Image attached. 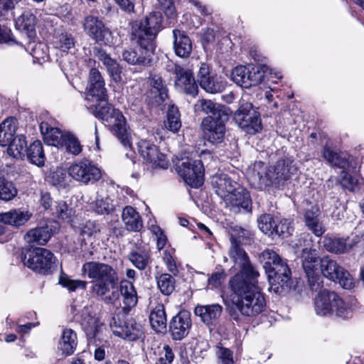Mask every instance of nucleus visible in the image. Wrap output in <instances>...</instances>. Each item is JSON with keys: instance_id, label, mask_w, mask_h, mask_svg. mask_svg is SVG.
<instances>
[{"instance_id": "obj_21", "label": "nucleus", "mask_w": 364, "mask_h": 364, "mask_svg": "<svg viewBox=\"0 0 364 364\" xmlns=\"http://www.w3.org/2000/svg\"><path fill=\"white\" fill-rule=\"evenodd\" d=\"M192 326L191 314L181 311L174 316L169 323V331L175 341L182 340L188 336Z\"/></svg>"}, {"instance_id": "obj_50", "label": "nucleus", "mask_w": 364, "mask_h": 364, "mask_svg": "<svg viewBox=\"0 0 364 364\" xmlns=\"http://www.w3.org/2000/svg\"><path fill=\"white\" fill-rule=\"evenodd\" d=\"M165 127L173 133L177 132L181 127L180 114L178 108L174 105H171L168 108Z\"/></svg>"}, {"instance_id": "obj_25", "label": "nucleus", "mask_w": 364, "mask_h": 364, "mask_svg": "<svg viewBox=\"0 0 364 364\" xmlns=\"http://www.w3.org/2000/svg\"><path fill=\"white\" fill-rule=\"evenodd\" d=\"M211 183L216 194L225 200L228 195L235 191L238 184L232 181L227 174H215L212 177Z\"/></svg>"}, {"instance_id": "obj_36", "label": "nucleus", "mask_w": 364, "mask_h": 364, "mask_svg": "<svg viewBox=\"0 0 364 364\" xmlns=\"http://www.w3.org/2000/svg\"><path fill=\"white\" fill-rule=\"evenodd\" d=\"M29 218L28 213L21 209L11 210L8 212L0 213L1 223L14 226L23 225Z\"/></svg>"}, {"instance_id": "obj_38", "label": "nucleus", "mask_w": 364, "mask_h": 364, "mask_svg": "<svg viewBox=\"0 0 364 364\" xmlns=\"http://www.w3.org/2000/svg\"><path fill=\"white\" fill-rule=\"evenodd\" d=\"M16 127V119L14 117H9L0 124V146H9L14 139Z\"/></svg>"}, {"instance_id": "obj_55", "label": "nucleus", "mask_w": 364, "mask_h": 364, "mask_svg": "<svg viewBox=\"0 0 364 364\" xmlns=\"http://www.w3.org/2000/svg\"><path fill=\"white\" fill-rule=\"evenodd\" d=\"M94 210L98 214H109L114 210V204L109 197L98 199L95 201Z\"/></svg>"}, {"instance_id": "obj_59", "label": "nucleus", "mask_w": 364, "mask_h": 364, "mask_svg": "<svg viewBox=\"0 0 364 364\" xmlns=\"http://www.w3.org/2000/svg\"><path fill=\"white\" fill-rule=\"evenodd\" d=\"M341 184L344 188L354 191L358 188L357 180L348 174L346 171H343L341 172Z\"/></svg>"}, {"instance_id": "obj_41", "label": "nucleus", "mask_w": 364, "mask_h": 364, "mask_svg": "<svg viewBox=\"0 0 364 364\" xmlns=\"http://www.w3.org/2000/svg\"><path fill=\"white\" fill-rule=\"evenodd\" d=\"M27 159L33 164L38 167L43 166L45 164L46 156L42 143L38 141H34L26 149Z\"/></svg>"}, {"instance_id": "obj_20", "label": "nucleus", "mask_w": 364, "mask_h": 364, "mask_svg": "<svg viewBox=\"0 0 364 364\" xmlns=\"http://www.w3.org/2000/svg\"><path fill=\"white\" fill-rule=\"evenodd\" d=\"M301 262L303 269L309 278V283L312 290H316L319 284H314L318 279V276L316 274L317 267L319 265V259L316 250L304 248L301 252Z\"/></svg>"}, {"instance_id": "obj_39", "label": "nucleus", "mask_w": 364, "mask_h": 364, "mask_svg": "<svg viewBox=\"0 0 364 364\" xmlns=\"http://www.w3.org/2000/svg\"><path fill=\"white\" fill-rule=\"evenodd\" d=\"M128 259L139 270H144L151 261L149 251L141 248L132 250L128 255Z\"/></svg>"}, {"instance_id": "obj_1", "label": "nucleus", "mask_w": 364, "mask_h": 364, "mask_svg": "<svg viewBox=\"0 0 364 364\" xmlns=\"http://www.w3.org/2000/svg\"><path fill=\"white\" fill-rule=\"evenodd\" d=\"M161 13L154 12L144 19L132 24L131 40L136 43L134 48L123 51L124 61L131 65H149L154 50V39L162 28Z\"/></svg>"}, {"instance_id": "obj_54", "label": "nucleus", "mask_w": 364, "mask_h": 364, "mask_svg": "<svg viewBox=\"0 0 364 364\" xmlns=\"http://www.w3.org/2000/svg\"><path fill=\"white\" fill-rule=\"evenodd\" d=\"M154 353L156 356L155 364H171L174 358L172 349L168 345H164L162 348L158 347Z\"/></svg>"}, {"instance_id": "obj_61", "label": "nucleus", "mask_w": 364, "mask_h": 364, "mask_svg": "<svg viewBox=\"0 0 364 364\" xmlns=\"http://www.w3.org/2000/svg\"><path fill=\"white\" fill-rule=\"evenodd\" d=\"M215 74L213 72L210 66L206 63H200L199 69L197 73V81L199 84L207 80L211 75Z\"/></svg>"}, {"instance_id": "obj_9", "label": "nucleus", "mask_w": 364, "mask_h": 364, "mask_svg": "<svg viewBox=\"0 0 364 364\" xmlns=\"http://www.w3.org/2000/svg\"><path fill=\"white\" fill-rule=\"evenodd\" d=\"M22 259L25 266L43 275L52 274L55 262L53 253L42 247L27 251Z\"/></svg>"}, {"instance_id": "obj_44", "label": "nucleus", "mask_w": 364, "mask_h": 364, "mask_svg": "<svg viewBox=\"0 0 364 364\" xmlns=\"http://www.w3.org/2000/svg\"><path fill=\"white\" fill-rule=\"evenodd\" d=\"M26 140L23 135H18L12 139L7 148V153L9 156L18 159L24 156L26 152Z\"/></svg>"}, {"instance_id": "obj_27", "label": "nucleus", "mask_w": 364, "mask_h": 364, "mask_svg": "<svg viewBox=\"0 0 364 364\" xmlns=\"http://www.w3.org/2000/svg\"><path fill=\"white\" fill-rule=\"evenodd\" d=\"M119 294L122 296V309L124 314H127L138 301L137 293L133 283L127 279L122 280Z\"/></svg>"}, {"instance_id": "obj_19", "label": "nucleus", "mask_w": 364, "mask_h": 364, "mask_svg": "<svg viewBox=\"0 0 364 364\" xmlns=\"http://www.w3.org/2000/svg\"><path fill=\"white\" fill-rule=\"evenodd\" d=\"M228 119L215 121L209 117H204L201 122L203 138L208 142L216 144L221 143L225 134V122Z\"/></svg>"}, {"instance_id": "obj_43", "label": "nucleus", "mask_w": 364, "mask_h": 364, "mask_svg": "<svg viewBox=\"0 0 364 364\" xmlns=\"http://www.w3.org/2000/svg\"><path fill=\"white\" fill-rule=\"evenodd\" d=\"M60 148L65 149L68 154L73 156H78L82 151V146L80 141L75 134L70 132L65 133Z\"/></svg>"}, {"instance_id": "obj_6", "label": "nucleus", "mask_w": 364, "mask_h": 364, "mask_svg": "<svg viewBox=\"0 0 364 364\" xmlns=\"http://www.w3.org/2000/svg\"><path fill=\"white\" fill-rule=\"evenodd\" d=\"M95 101L97 102L95 106V116L109 124L112 128V133L124 147H131L126 119L122 112L114 109L109 105L107 102V97Z\"/></svg>"}, {"instance_id": "obj_46", "label": "nucleus", "mask_w": 364, "mask_h": 364, "mask_svg": "<svg viewBox=\"0 0 364 364\" xmlns=\"http://www.w3.org/2000/svg\"><path fill=\"white\" fill-rule=\"evenodd\" d=\"M200 87L205 92L215 94L221 92L225 88V82L220 80L216 74L211 75L207 80L199 84Z\"/></svg>"}, {"instance_id": "obj_26", "label": "nucleus", "mask_w": 364, "mask_h": 364, "mask_svg": "<svg viewBox=\"0 0 364 364\" xmlns=\"http://www.w3.org/2000/svg\"><path fill=\"white\" fill-rule=\"evenodd\" d=\"M320 210L317 205L311 206L305 210L304 219L305 225L316 237H320L325 232L326 229L319 219Z\"/></svg>"}, {"instance_id": "obj_40", "label": "nucleus", "mask_w": 364, "mask_h": 364, "mask_svg": "<svg viewBox=\"0 0 364 364\" xmlns=\"http://www.w3.org/2000/svg\"><path fill=\"white\" fill-rule=\"evenodd\" d=\"M36 16L31 12H24L16 20V27L18 30L25 32L28 38L36 36Z\"/></svg>"}, {"instance_id": "obj_16", "label": "nucleus", "mask_w": 364, "mask_h": 364, "mask_svg": "<svg viewBox=\"0 0 364 364\" xmlns=\"http://www.w3.org/2000/svg\"><path fill=\"white\" fill-rule=\"evenodd\" d=\"M168 70L175 75V86L180 91L195 97L198 92V85L191 70H186L172 62L167 65Z\"/></svg>"}, {"instance_id": "obj_56", "label": "nucleus", "mask_w": 364, "mask_h": 364, "mask_svg": "<svg viewBox=\"0 0 364 364\" xmlns=\"http://www.w3.org/2000/svg\"><path fill=\"white\" fill-rule=\"evenodd\" d=\"M215 352L222 364H234L233 352L230 349L218 344L215 346Z\"/></svg>"}, {"instance_id": "obj_23", "label": "nucleus", "mask_w": 364, "mask_h": 364, "mask_svg": "<svg viewBox=\"0 0 364 364\" xmlns=\"http://www.w3.org/2000/svg\"><path fill=\"white\" fill-rule=\"evenodd\" d=\"M195 109L207 114L206 117L215 121L222 119H228L229 108L223 105L215 102L210 100L201 99L195 105Z\"/></svg>"}, {"instance_id": "obj_35", "label": "nucleus", "mask_w": 364, "mask_h": 364, "mask_svg": "<svg viewBox=\"0 0 364 364\" xmlns=\"http://www.w3.org/2000/svg\"><path fill=\"white\" fill-rule=\"evenodd\" d=\"M122 220L129 231L137 232L143 225L139 214L132 206H126L122 211Z\"/></svg>"}, {"instance_id": "obj_63", "label": "nucleus", "mask_w": 364, "mask_h": 364, "mask_svg": "<svg viewBox=\"0 0 364 364\" xmlns=\"http://www.w3.org/2000/svg\"><path fill=\"white\" fill-rule=\"evenodd\" d=\"M71 209H69L66 203L60 201L56 203L55 213L58 217L62 220H67L70 218L71 215Z\"/></svg>"}, {"instance_id": "obj_64", "label": "nucleus", "mask_w": 364, "mask_h": 364, "mask_svg": "<svg viewBox=\"0 0 364 364\" xmlns=\"http://www.w3.org/2000/svg\"><path fill=\"white\" fill-rule=\"evenodd\" d=\"M215 31L213 28H207L203 33L201 40L203 45L209 44L215 41Z\"/></svg>"}, {"instance_id": "obj_32", "label": "nucleus", "mask_w": 364, "mask_h": 364, "mask_svg": "<svg viewBox=\"0 0 364 364\" xmlns=\"http://www.w3.org/2000/svg\"><path fill=\"white\" fill-rule=\"evenodd\" d=\"M174 38L173 48L176 54L181 58L188 57L192 52V42L184 31L175 29L173 31Z\"/></svg>"}, {"instance_id": "obj_15", "label": "nucleus", "mask_w": 364, "mask_h": 364, "mask_svg": "<svg viewBox=\"0 0 364 364\" xmlns=\"http://www.w3.org/2000/svg\"><path fill=\"white\" fill-rule=\"evenodd\" d=\"M68 174L76 181L87 184L97 181L102 176L100 169L90 160L81 159L68 168Z\"/></svg>"}, {"instance_id": "obj_10", "label": "nucleus", "mask_w": 364, "mask_h": 364, "mask_svg": "<svg viewBox=\"0 0 364 364\" xmlns=\"http://www.w3.org/2000/svg\"><path fill=\"white\" fill-rule=\"evenodd\" d=\"M234 119L249 134H255L262 130L260 114L250 102H240L239 108L235 112Z\"/></svg>"}, {"instance_id": "obj_18", "label": "nucleus", "mask_w": 364, "mask_h": 364, "mask_svg": "<svg viewBox=\"0 0 364 364\" xmlns=\"http://www.w3.org/2000/svg\"><path fill=\"white\" fill-rule=\"evenodd\" d=\"M224 202L226 207L234 213H250L252 209L250 194L242 188H237L230 195H228Z\"/></svg>"}, {"instance_id": "obj_22", "label": "nucleus", "mask_w": 364, "mask_h": 364, "mask_svg": "<svg viewBox=\"0 0 364 364\" xmlns=\"http://www.w3.org/2000/svg\"><path fill=\"white\" fill-rule=\"evenodd\" d=\"M105 83L101 73L96 68L90 70L88 84L86 88L89 100H104L107 97Z\"/></svg>"}, {"instance_id": "obj_62", "label": "nucleus", "mask_w": 364, "mask_h": 364, "mask_svg": "<svg viewBox=\"0 0 364 364\" xmlns=\"http://www.w3.org/2000/svg\"><path fill=\"white\" fill-rule=\"evenodd\" d=\"M100 232V228L92 221H87L80 230V235L83 237H90Z\"/></svg>"}, {"instance_id": "obj_58", "label": "nucleus", "mask_w": 364, "mask_h": 364, "mask_svg": "<svg viewBox=\"0 0 364 364\" xmlns=\"http://www.w3.org/2000/svg\"><path fill=\"white\" fill-rule=\"evenodd\" d=\"M293 231L292 227L290 225V222L287 219H282L279 222L276 223L274 236L287 237L291 235Z\"/></svg>"}, {"instance_id": "obj_51", "label": "nucleus", "mask_w": 364, "mask_h": 364, "mask_svg": "<svg viewBox=\"0 0 364 364\" xmlns=\"http://www.w3.org/2000/svg\"><path fill=\"white\" fill-rule=\"evenodd\" d=\"M277 221L274 217L267 213H264L260 215L257 220L258 228L264 234L274 237L275 233V226Z\"/></svg>"}, {"instance_id": "obj_4", "label": "nucleus", "mask_w": 364, "mask_h": 364, "mask_svg": "<svg viewBox=\"0 0 364 364\" xmlns=\"http://www.w3.org/2000/svg\"><path fill=\"white\" fill-rule=\"evenodd\" d=\"M269 282V290L281 294L290 289L291 272L287 262L274 250H265L259 255Z\"/></svg>"}, {"instance_id": "obj_8", "label": "nucleus", "mask_w": 364, "mask_h": 364, "mask_svg": "<svg viewBox=\"0 0 364 364\" xmlns=\"http://www.w3.org/2000/svg\"><path fill=\"white\" fill-rule=\"evenodd\" d=\"M231 246L229 250V256L235 264L240 267V271L231 277L228 283L243 280L247 278L259 277V273L255 265L250 262L246 252L237 242L236 239L231 237Z\"/></svg>"}, {"instance_id": "obj_53", "label": "nucleus", "mask_w": 364, "mask_h": 364, "mask_svg": "<svg viewBox=\"0 0 364 364\" xmlns=\"http://www.w3.org/2000/svg\"><path fill=\"white\" fill-rule=\"evenodd\" d=\"M198 275L206 280L205 284L211 289L219 288L226 278V273L223 269H218L217 271L213 272L209 277L206 279L205 275L203 273H198Z\"/></svg>"}, {"instance_id": "obj_34", "label": "nucleus", "mask_w": 364, "mask_h": 364, "mask_svg": "<svg viewBox=\"0 0 364 364\" xmlns=\"http://www.w3.org/2000/svg\"><path fill=\"white\" fill-rule=\"evenodd\" d=\"M40 129L46 143L60 148L66 132L63 133L59 129L50 127L44 122L41 124Z\"/></svg>"}, {"instance_id": "obj_17", "label": "nucleus", "mask_w": 364, "mask_h": 364, "mask_svg": "<svg viewBox=\"0 0 364 364\" xmlns=\"http://www.w3.org/2000/svg\"><path fill=\"white\" fill-rule=\"evenodd\" d=\"M82 26L85 34L95 43L109 42L107 36L111 35L112 32L98 16L92 14L86 16Z\"/></svg>"}, {"instance_id": "obj_42", "label": "nucleus", "mask_w": 364, "mask_h": 364, "mask_svg": "<svg viewBox=\"0 0 364 364\" xmlns=\"http://www.w3.org/2000/svg\"><path fill=\"white\" fill-rule=\"evenodd\" d=\"M322 156L328 164L333 166L343 169H347L349 167L350 162L346 155L339 154L326 146H324L322 151Z\"/></svg>"}, {"instance_id": "obj_7", "label": "nucleus", "mask_w": 364, "mask_h": 364, "mask_svg": "<svg viewBox=\"0 0 364 364\" xmlns=\"http://www.w3.org/2000/svg\"><path fill=\"white\" fill-rule=\"evenodd\" d=\"M314 309L317 315L324 316L335 315L341 318H350L353 314L351 307L336 292L327 289L321 291L314 300Z\"/></svg>"}, {"instance_id": "obj_60", "label": "nucleus", "mask_w": 364, "mask_h": 364, "mask_svg": "<svg viewBox=\"0 0 364 364\" xmlns=\"http://www.w3.org/2000/svg\"><path fill=\"white\" fill-rule=\"evenodd\" d=\"M163 260L165 262L168 272H170L173 276L177 275L178 269L171 251L164 250L163 253Z\"/></svg>"}, {"instance_id": "obj_2", "label": "nucleus", "mask_w": 364, "mask_h": 364, "mask_svg": "<svg viewBox=\"0 0 364 364\" xmlns=\"http://www.w3.org/2000/svg\"><path fill=\"white\" fill-rule=\"evenodd\" d=\"M258 277L228 283L229 297L242 316L254 317L266 309V300L258 285Z\"/></svg>"}, {"instance_id": "obj_13", "label": "nucleus", "mask_w": 364, "mask_h": 364, "mask_svg": "<svg viewBox=\"0 0 364 364\" xmlns=\"http://www.w3.org/2000/svg\"><path fill=\"white\" fill-rule=\"evenodd\" d=\"M319 268L323 277L338 282L344 289H351L353 281L350 273L328 256L319 259Z\"/></svg>"}, {"instance_id": "obj_30", "label": "nucleus", "mask_w": 364, "mask_h": 364, "mask_svg": "<svg viewBox=\"0 0 364 364\" xmlns=\"http://www.w3.org/2000/svg\"><path fill=\"white\" fill-rule=\"evenodd\" d=\"M223 307L218 304L197 305L194 313L207 325L213 324L221 315Z\"/></svg>"}, {"instance_id": "obj_48", "label": "nucleus", "mask_w": 364, "mask_h": 364, "mask_svg": "<svg viewBox=\"0 0 364 364\" xmlns=\"http://www.w3.org/2000/svg\"><path fill=\"white\" fill-rule=\"evenodd\" d=\"M156 282L159 289L164 295L169 296L175 289L176 280L170 274L164 273L156 277Z\"/></svg>"}, {"instance_id": "obj_12", "label": "nucleus", "mask_w": 364, "mask_h": 364, "mask_svg": "<svg viewBox=\"0 0 364 364\" xmlns=\"http://www.w3.org/2000/svg\"><path fill=\"white\" fill-rule=\"evenodd\" d=\"M113 333L128 341H136L144 337V328L134 318H124V315L117 314L113 316L109 323Z\"/></svg>"}, {"instance_id": "obj_31", "label": "nucleus", "mask_w": 364, "mask_h": 364, "mask_svg": "<svg viewBox=\"0 0 364 364\" xmlns=\"http://www.w3.org/2000/svg\"><path fill=\"white\" fill-rule=\"evenodd\" d=\"M95 55L105 65L107 72L115 82L122 80V68L115 59L112 58L105 50L95 48L93 50Z\"/></svg>"}, {"instance_id": "obj_11", "label": "nucleus", "mask_w": 364, "mask_h": 364, "mask_svg": "<svg viewBox=\"0 0 364 364\" xmlns=\"http://www.w3.org/2000/svg\"><path fill=\"white\" fill-rule=\"evenodd\" d=\"M268 68L264 65H248L235 67L231 73L232 80L240 86L249 88L259 85L264 77Z\"/></svg>"}, {"instance_id": "obj_47", "label": "nucleus", "mask_w": 364, "mask_h": 364, "mask_svg": "<svg viewBox=\"0 0 364 364\" xmlns=\"http://www.w3.org/2000/svg\"><path fill=\"white\" fill-rule=\"evenodd\" d=\"M323 245L327 251L336 254L343 253L347 250L346 240L343 238L325 237Z\"/></svg>"}, {"instance_id": "obj_49", "label": "nucleus", "mask_w": 364, "mask_h": 364, "mask_svg": "<svg viewBox=\"0 0 364 364\" xmlns=\"http://www.w3.org/2000/svg\"><path fill=\"white\" fill-rule=\"evenodd\" d=\"M58 283L63 287L67 288L69 291H75L77 289H85L87 287V282L85 281L71 279L63 270L60 271Z\"/></svg>"}, {"instance_id": "obj_37", "label": "nucleus", "mask_w": 364, "mask_h": 364, "mask_svg": "<svg viewBox=\"0 0 364 364\" xmlns=\"http://www.w3.org/2000/svg\"><path fill=\"white\" fill-rule=\"evenodd\" d=\"M150 324L156 332H164L166 330V314L163 304H158L149 315Z\"/></svg>"}, {"instance_id": "obj_14", "label": "nucleus", "mask_w": 364, "mask_h": 364, "mask_svg": "<svg viewBox=\"0 0 364 364\" xmlns=\"http://www.w3.org/2000/svg\"><path fill=\"white\" fill-rule=\"evenodd\" d=\"M176 171L191 187L198 188L203 184L205 169L200 160L186 159L176 165Z\"/></svg>"}, {"instance_id": "obj_33", "label": "nucleus", "mask_w": 364, "mask_h": 364, "mask_svg": "<svg viewBox=\"0 0 364 364\" xmlns=\"http://www.w3.org/2000/svg\"><path fill=\"white\" fill-rule=\"evenodd\" d=\"M77 345L76 333L71 328H65L58 342V350L65 356L70 355L74 353Z\"/></svg>"}, {"instance_id": "obj_5", "label": "nucleus", "mask_w": 364, "mask_h": 364, "mask_svg": "<svg viewBox=\"0 0 364 364\" xmlns=\"http://www.w3.org/2000/svg\"><path fill=\"white\" fill-rule=\"evenodd\" d=\"M295 171L296 167L289 159L279 160L267 168L264 163L258 161L254 164L251 181L256 188L265 189L274 183L288 180Z\"/></svg>"}, {"instance_id": "obj_57", "label": "nucleus", "mask_w": 364, "mask_h": 364, "mask_svg": "<svg viewBox=\"0 0 364 364\" xmlns=\"http://www.w3.org/2000/svg\"><path fill=\"white\" fill-rule=\"evenodd\" d=\"M56 47L63 52H68L70 48H73L75 41L72 34L68 33H61L55 42Z\"/></svg>"}, {"instance_id": "obj_45", "label": "nucleus", "mask_w": 364, "mask_h": 364, "mask_svg": "<svg viewBox=\"0 0 364 364\" xmlns=\"http://www.w3.org/2000/svg\"><path fill=\"white\" fill-rule=\"evenodd\" d=\"M151 92L155 95L157 103L163 102L168 97V90L160 76L154 75L151 79Z\"/></svg>"}, {"instance_id": "obj_24", "label": "nucleus", "mask_w": 364, "mask_h": 364, "mask_svg": "<svg viewBox=\"0 0 364 364\" xmlns=\"http://www.w3.org/2000/svg\"><path fill=\"white\" fill-rule=\"evenodd\" d=\"M56 228H53L51 223H45L31 229L24 235L26 242L39 245H46L51 236L55 232Z\"/></svg>"}, {"instance_id": "obj_29", "label": "nucleus", "mask_w": 364, "mask_h": 364, "mask_svg": "<svg viewBox=\"0 0 364 364\" xmlns=\"http://www.w3.org/2000/svg\"><path fill=\"white\" fill-rule=\"evenodd\" d=\"M138 151L144 160L156 165L164 160V155L159 152L157 146L150 141L141 139L137 143Z\"/></svg>"}, {"instance_id": "obj_3", "label": "nucleus", "mask_w": 364, "mask_h": 364, "mask_svg": "<svg viewBox=\"0 0 364 364\" xmlns=\"http://www.w3.org/2000/svg\"><path fill=\"white\" fill-rule=\"evenodd\" d=\"M82 272L92 281V292L102 297L107 304H115L119 298L117 274L114 269L105 263L87 262L82 267Z\"/></svg>"}, {"instance_id": "obj_28", "label": "nucleus", "mask_w": 364, "mask_h": 364, "mask_svg": "<svg viewBox=\"0 0 364 364\" xmlns=\"http://www.w3.org/2000/svg\"><path fill=\"white\" fill-rule=\"evenodd\" d=\"M76 320L80 323V325L90 339L95 340L101 330V324L97 318L90 315L87 309H84L80 314L76 316Z\"/></svg>"}, {"instance_id": "obj_52", "label": "nucleus", "mask_w": 364, "mask_h": 364, "mask_svg": "<svg viewBox=\"0 0 364 364\" xmlns=\"http://www.w3.org/2000/svg\"><path fill=\"white\" fill-rule=\"evenodd\" d=\"M17 189L14 183L4 178H0V200L9 201L17 195Z\"/></svg>"}]
</instances>
